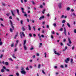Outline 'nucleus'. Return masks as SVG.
Masks as SVG:
<instances>
[{
  "mask_svg": "<svg viewBox=\"0 0 76 76\" xmlns=\"http://www.w3.org/2000/svg\"><path fill=\"white\" fill-rule=\"evenodd\" d=\"M21 73L22 74H23V75H26V71L25 70H22L21 71Z\"/></svg>",
  "mask_w": 76,
  "mask_h": 76,
  "instance_id": "nucleus-1",
  "label": "nucleus"
},
{
  "mask_svg": "<svg viewBox=\"0 0 76 76\" xmlns=\"http://www.w3.org/2000/svg\"><path fill=\"white\" fill-rule=\"evenodd\" d=\"M61 4H62V3L61 2H60L58 4V6L59 9L61 8Z\"/></svg>",
  "mask_w": 76,
  "mask_h": 76,
  "instance_id": "nucleus-2",
  "label": "nucleus"
},
{
  "mask_svg": "<svg viewBox=\"0 0 76 76\" xmlns=\"http://www.w3.org/2000/svg\"><path fill=\"white\" fill-rule=\"evenodd\" d=\"M68 40L69 41V44H72V41H71V40H70V39L69 37L68 38Z\"/></svg>",
  "mask_w": 76,
  "mask_h": 76,
  "instance_id": "nucleus-3",
  "label": "nucleus"
},
{
  "mask_svg": "<svg viewBox=\"0 0 76 76\" xmlns=\"http://www.w3.org/2000/svg\"><path fill=\"white\" fill-rule=\"evenodd\" d=\"M69 60H70V59H69V58H67L66 60H65V62L66 63H68V61H69Z\"/></svg>",
  "mask_w": 76,
  "mask_h": 76,
  "instance_id": "nucleus-4",
  "label": "nucleus"
},
{
  "mask_svg": "<svg viewBox=\"0 0 76 76\" xmlns=\"http://www.w3.org/2000/svg\"><path fill=\"white\" fill-rule=\"evenodd\" d=\"M54 53L55 54H56V55H58V56H60V53H57V52L56 51H54Z\"/></svg>",
  "mask_w": 76,
  "mask_h": 76,
  "instance_id": "nucleus-5",
  "label": "nucleus"
},
{
  "mask_svg": "<svg viewBox=\"0 0 76 76\" xmlns=\"http://www.w3.org/2000/svg\"><path fill=\"white\" fill-rule=\"evenodd\" d=\"M21 9L22 10V13H23L26 14V12H24V8H21Z\"/></svg>",
  "mask_w": 76,
  "mask_h": 76,
  "instance_id": "nucleus-6",
  "label": "nucleus"
},
{
  "mask_svg": "<svg viewBox=\"0 0 76 76\" xmlns=\"http://www.w3.org/2000/svg\"><path fill=\"white\" fill-rule=\"evenodd\" d=\"M64 34L65 35H66V36L67 35V34H66V28L64 27Z\"/></svg>",
  "mask_w": 76,
  "mask_h": 76,
  "instance_id": "nucleus-7",
  "label": "nucleus"
},
{
  "mask_svg": "<svg viewBox=\"0 0 76 76\" xmlns=\"http://www.w3.org/2000/svg\"><path fill=\"white\" fill-rule=\"evenodd\" d=\"M44 18V15H42V17H41L39 18V20H41L42 19Z\"/></svg>",
  "mask_w": 76,
  "mask_h": 76,
  "instance_id": "nucleus-8",
  "label": "nucleus"
},
{
  "mask_svg": "<svg viewBox=\"0 0 76 76\" xmlns=\"http://www.w3.org/2000/svg\"><path fill=\"white\" fill-rule=\"evenodd\" d=\"M23 47L25 50H27V48L26 47V45L24 46Z\"/></svg>",
  "mask_w": 76,
  "mask_h": 76,
  "instance_id": "nucleus-9",
  "label": "nucleus"
},
{
  "mask_svg": "<svg viewBox=\"0 0 76 76\" xmlns=\"http://www.w3.org/2000/svg\"><path fill=\"white\" fill-rule=\"evenodd\" d=\"M73 59H71V61H70L71 64H73Z\"/></svg>",
  "mask_w": 76,
  "mask_h": 76,
  "instance_id": "nucleus-10",
  "label": "nucleus"
},
{
  "mask_svg": "<svg viewBox=\"0 0 76 76\" xmlns=\"http://www.w3.org/2000/svg\"><path fill=\"white\" fill-rule=\"evenodd\" d=\"M17 12V13L18 14V15H19V11L18 9H16Z\"/></svg>",
  "mask_w": 76,
  "mask_h": 76,
  "instance_id": "nucleus-11",
  "label": "nucleus"
},
{
  "mask_svg": "<svg viewBox=\"0 0 76 76\" xmlns=\"http://www.w3.org/2000/svg\"><path fill=\"white\" fill-rule=\"evenodd\" d=\"M21 34H22V35L23 37H25V34H24V33L23 32V31H22L21 32Z\"/></svg>",
  "mask_w": 76,
  "mask_h": 76,
  "instance_id": "nucleus-12",
  "label": "nucleus"
},
{
  "mask_svg": "<svg viewBox=\"0 0 76 76\" xmlns=\"http://www.w3.org/2000/svg\"><path fill=\"white\" fill-rule=\"evenodd\" d=\"M14 45H15V43H13L12 44H11V47H14Z\"/></svg>",
  "mask_w": 76,
  "mask_h": 76,
  "instance_id": "nucleus-13",
  "label": "nucleus"
},
{
  "mask_svg": "<svg viewBox=\"0 0 76 76\" xmlns=\"http://www.w3.org/2000/svg\"><path fill=\"white\" fill-rule=\"evenodd\" d=\"M28 28H29V30L30 31H31V26H30V25H28Z\"/></svg>",
  "mask_w": 76,
  "mask_h": 76,
  "instance_id": "nucleus-14",
  "label": "nucleus"
},
{
  "mask_svg": "<svg viewBox=\"0 0 76 76\" xmlns=\"http://www.w3.org/2000/svg\"><path fill=\"white\" fill-rule=\"evenodd\" d=\"M6 72H10V69H6Z\"/></svg>",
  "mask_w": 76,
  "mask_h": 76,
  "instance_id": "nucleus-15",
  "label": "nucleus"
},
{
  "mask_svg": "<svg viewBox=\"0 0 76 76\" xmlns=\"http://www.w3.org/2000/svg\"><path fill=\"white\" fill-rule=\"evenodd\" d=\"M26 42V40H25L24 41V44H23L24 45H25Z\"/></svg>",
  "mask_w": 76,
  "mask_h": 76,
  "instance_id": "nucleus-16",
  "label": "nucleus"
},
{
  "mask_svg": "<svg viewBox=\"0 0 76 76\" xmlns=\"http://www.w3.org/2000/svg\"><path fill=\"white\" fill-rule=\"evenodd\" d=\"M4 69H1V72L2 73H3V72H4Z\"/></svg>",
  "mask_w": 76,
  "mask_h": 76,
  "instance_id": "nucleus-17",
  "label": "nucleus"
},
{
  "mask_svg": "<svg viewBox=\"0 0 76 76\" xmlns=\"http://www.w3.org/2000/svg\"><path fill=\"white\" fill-rule=\"evenodd\" d=\"M12 56L14 58H16V57L15 56V54H13V55H12Z\"/></svg>",
  "mask_w": 76,
  "mask_h": 76,
  "instance_id": "nucleus-18",
  "label": "nucleus"
},
{
  "mask_svg": "<svg viewBox=\"0 0 76 76\" xmlns=\"http://www.w3.org/2000/svg\"><path fill=\"white\" fill-rule=\"evenodd\" d=\"M11 12L12 14L13 15V16H15V14H14V13H13V11H11Z\"/></svg>",
  "mask_w": 76,
  "mask_h": 76,
  "instance_id": "nucleus-19",
  "label": "nucleus"
},
{
  "mask_svg": "<svg viewBox=\"0 0 76 76\" xmlns=\"http://www.w3.org/2000/svg\"><path fill=\"white\" fill-rule=\"evenodd\" d=\"M45 11V9H44L43 10V11H42V13L43 14H44Z\"/></svg>",
  "mask_w": 76,
  "mask_h": 76,
  "instance_id": "nucleus-20",
  "label": "nucleus"
},
{
  "mask_svg": "<svg viewBox=\"0 0 76 76\" xmlns=\"http://www.w3.org/2000/svg\"><path fill=\"white\" fill-rule=\"evenodd\" d=\"M66 22V20H63L62 21V23H64Z\"/></svg>",
  "mask_w": 76,
  "mask_h": 76,
  "instance_id": "nucleus-21",
  "label": "nucleus"
},
{
  "mask_svg": "<svg viewBox=\"0 0 76 76\" xmlns=\"http://www.w3.org/2000/svg\"><path fill=\"white\" fill-rule=\"evenodd\" d=\"M70 7H68L67 9H66V10H67L68 11H69V10H70Z\"/></svg>",
  "mask_w": 76,
  "mask_h": 76,
  "instance_id": "nucleus-22",
  "label": "nucleus"
},
{
  "mask_svg": "<svg viewBox=\"0 0 76 76\" xmlns=\"http://www.w3.org/2000/svg\"><path fill=\"white\" fill-rule=\"evenodd\" d=\"M5 65H8L9 64V63L7 62H6L5 63Z\"/></svg>",
  "mask_w": 76,
  "mask_h": 76,
  "instance_id": "nucleus-23",
  "label": "nucleus"
},
{
  "mask_svg": "<svg viewBox=\"0 0 76 76\" xmlns=\"http://www.w3.org/2000/svg\"><path fill=\"white\" fill-rule=\"evenodd\" d=\"M44 54H45V58H46V57H47V53H44Z\"/></svg>",
  "mask_w": 76,
  "mask_h": 76,
  "instance_id": "nucleus-24",
  "label": "nucleus"
},
{
  "mask_svg": "<svg viewBox=\"0 0 76 76\" xmlns=\"http://www.w3.org/2000/svg\"><path fill=\"white\" fill-rule=\"evenodd\" d=\"M67 25L68 26V27H70V24L69 23H67Z\"/></svg>",
  "mask_w": 76,
  "mask_h": 76,
  "instance_id": "nucleus-25",
  "label": "nucleus"
},
{
  "mask_svg": "<svg viewBox=\"0 0 76 76\" xmlns=\"http://www.w3.org/2000/svg\"><path fill=\"white\" fill-rule=\"evenodd\" d=\"M11 26L12 28V29H13V30H14V29H15V27H14V26H13V25H11Z\"/></svg>",
  "mask_w": 76,
  "mask_h": 76,
  "instance_id": "nucleus-26",
  "label": "nucleus"
},
{
  "mask_svg": "<svg viewBox=\"0 0 76 76\" xmlns=\"http://www.w3.org/2000/svg\"><path fill=\"white\" fill-rule=\"evenodd\" d=\"M20 35L21 38H23V37H22V33H21V32H20Z\"/></svg>",
  "mask_w": 76,
  "mask_h": 76,
  "instance_id": "nucleus-27",
  "label": "nucleus"
},
{
  "mask_svg": "<svg viewBox=\"0 0 76 76\" xmlns=\"http://www.w3.org/2000/svg\"><path fill=\"white\" fill-rule=\"evenodd\" d=\"M10 32H13V29L11 28H10Z\"/></svg>",
  "mask_w": 76,
  "mask_h": 76,
  "instance_id": "nucleus-28",
  "label": "nucleus"
},
{
  "mask_svg": "<svg viewBox=\"0 0 76 76\" xmlns=\"http://www.w3.org/2000/svg\"><path fill=\"white\" fill-rule=\"evenodd\" d=\"M53 25L55 26V27H56V26H57V24H56V23H54L53 24Z\"/></svg>",
  "mask_w": 76,
  "mask_h": 76,
  "instance_id": "nucleus-29",
  "label": "nucleus"
},
{
  "mask_svg": "<svg viewBox=\"0 0 76 76\" xmlns=\"http://www.w3.org/2000/svg\"><path fill=\"white\" fill-rule=\"evenodd\" d=\"M29 36L30 37H32V34H29Z\"/></svg>",
  "mask_w": 76,
  "mask_h": 76,
  "instance_id": "nucleus-30",
  "label": "nucleus"
},
{
  "mask_svg": "<svg viewBox=\"0 0 76 76\" xmlns=\"http://www.w3.org/2000/svg\"><path fill=\"white\" fill-rule=\"evenodd\" d=\"M10 23L11 25H12L13 23H12V21H11V20H10Z\"/></svg>",
  "mask_w": 76,
  "mask_h": 76,
  "instance_id": "nucleus-31",
  "label": "nucleus"
},
{
  "mask_svg": "<svg viewBox=\"0 0 76 76\" xmlns=\"http://www.w3.org/2000/svg\"><path fill=\"white\" fill-rule=\"evenodd\" d=\"M20 23H21V25H22L23 24V21L22 20H21L20 21Z\"/></svg>",
  "mask_w": 76,
  "mask_h": 76,
  "instance_id": "nucleus-32",
  "label": "nucleus"
},
{
  "mask_svg": "<svg viewBox=\"0 0 76 76\" xmlns=\"http://www.w3.org/2000/svg\"><path fill=\"white\" fill-rule=\"evenodd\" d=\"M42 73H43V74H44L45 75V72H44V70H42Z\"/></svg>",
  "mask_w": 76,
  "mask_h": 76,
  "instance_id": "nucleus-33",
  "label": "nucleus"
},
{
  "mask_svg": "<svg viewBox=\"0 0 76 76\" xmlns=\"http://www.w3.org/2000/svg\"><path fill=\"white\" fill-rule=\"evenodd\" d=\"M51 38H52V39H54V37H53V36L51 35Z\"/></svg>",
  "mask_w": 76,
  "mask_h": 76,
  "instance_id": "nucleus-34",
  "label": "nucleus"
},
{
  "mask_svg": "<svg viewBox=\"0 0 76 76\" xmlns=\"http://www.w3.org/2000/svg\"><path fill=\"white\" fill-rule=\"evenodd\" d=\"M3 54H1L0 57V58H1L3 57Z\"/></svg>",
  "mask_w": 76,
  "mask_h": 76,
  "instance_id": "nucleus-35",
  "label": "nucleus"
},
{
  "mask_svg": "<svg viewBox=\"0 0 76 76\" xmlns=\"http://www.w3.org/2000/svg\"><path fill=\"white\" fill-rule=\"evenodd\" d=\"M18 36V35H15V37H14V38L15 39H16V37Z\"/></svg>",
  "mask_w": 76,
  "mask_h": 76,
  "instance_id": "nucleus-36",
  "label": "nucleus"
},
{
  "mask_svg": "<svg viewBox=\"0 0 76 76\" xmlns=\"http://www.w3.org/2000/svg\"><path fill=\"white\" fill-rule=\"evenodd\" d=\"M41 67V65L39 64L38 66V68L39 69L40 68V67Z\"/></svg>",
  "mask_w": 76,
  "mask_h": 76,
  "instance_id": "nucleus-37",
  "label": "nucleus"
},
{
  "mask_svg": "<svg viewBox=\"0 0 76 76\" xmlns=\"http://www.w3.org/2000/svg\"><path fill=\"white\" fill-rule=\"evenodd\" d=\"M3 69H4V70H6V67L4 66H3Z\"/></svg>",
  "mask_w": 76,
  "mask_h": 76,
  "instance_id": "nucleus-38",
  "label": "nucleus"
},
{
  "mask_svg": "<svg viewBox=\"0 0 76 76\" xmlns=\"http://www.w3.org/2000/svg\"><path fill=\"white\" fill-rule=\"evenodd\" d=\"M16 75L17 76H19V74L18 73H17Z\"/></svg>",
  "mask_w": 76,
  "mask_h": 76,
  "instance_id": "nucleus-39",
  "label": "nucleus"
},
{
  "mask_svg": "<svg viewBox=\"0 0 76 76\" xmlns=\"http://www.w3.org/2000/svg\"><path fill=\"white\" fill-rule=\"evenodd\" d=\"M59 31H63V28H61L59 30Z\"/></svg>",
  "mask_w": 76,
  "mask_h": 76,
  "instance_id": "nucleus-40",
  "label": "nucleus"
},
{
  "mask_svg": "<svg viewBox=\"0 0 76 76\" xmlns=\"http://www.w3.org/2000/svg\"><path fill=\"white\" fill-rule=\"evenodd\" d=\"M61 68H63V67H64V66L63 65H61Z\"/></svg>",
  "mask_w": 76,
  "mask_h": 76,
  "instance_id": "nucleus-41",
  "label": "nucleus"
},
{
  "mask_svg": "<svg viewBox=\"0 0 76 76\" xmlns=\"http://www.w3.org/2000/svg\"><path fill=\"white\" fill-rule=\"evenodd\" d=\"M3 44V42H0V45H1Z\"/></svg>",
  "mask_w": 76,
  "mask_h": 76,
  "instance_id": "nucleus-42",
  "label": "nucleus"
},
{
  "mask_svg": "<svg viewBox=\"0 0 76 76\" xmlns=\"http://www.w3.org/2000/svg\"><path fill=\"white\" fill-rule=\"evenodd\" d=\"M22 29H23V31H25V29L23 27Z\"/></svg>",
  "mask_w": 76,
  "mask_h": 76,
  "instance_id": "nucleus-43",
  "label": "nucleus"
},
{
  "mask_svg": "<svg viewBox=\"0 0 76 76\" xmlns=\"http://www.w3.org/2000/svg\"><path fill=\"white\" fill-rule=\"evenodd\" d=\"M26 70H29V68H28V67H27L26 68Z\"/></svg>",
  "mask_w": 76,
  "mask_h": 76,
  "instance_id": "nucleus-44",
  "label": "nucleus"
},
{
  "mask_svg": "<svg viewBox=\"0 0 76 76\" xmlns=\"http://www.w3.org/2000/svg\"><path fill=\"white\" fill-rule=\"evenodd\" d=\"M42 5H41L40 6V8H42Z\"/></svg>",
  "mask_w": 76,
  "mask_h": 76,
  "instance_id": "nucleus-45",
  "label": "nucleus"
},
{
  "mask_svg": "<svg viewBox=\"0 0 76 76\" xmlns=\"http://www.w3.org/2000/svg\"><path fill=\"white\" fill-rule=\"evenodd\" d=\"M9 18L10 19H12V16H10L9 17Z\"/></svg>",
  "mask_w": 76,
  "mask_h": 76,
  "instance_id": "nucleus-46",
  "label": "nucleus"
},
{
  "mask_svg": "<svg viewBox=\"0 0 76 76\" xmlns=\"http://www.w3.org/2000/svg\"><path fill=\"white\" fill-rule=\"evenodd\" d=\"M64 17V15H62V16L61 17V18H63Z\"/></svg>",
  "mask_w": 76,
  "mask_h": 76,
  "instance_id": "nucleus-47",
  "label": "nucleus"
},
{
  "mask_svg": "<svg viewBox=\"0 0 76 76\" xmlns=\"http://www.w3.org/2000/svg\"><path fill=\"white\" fill-rule=\"evenodd\" d=\"M1 26H2V27H4V26L3 25V24H1Z\"/></svg>",
  "mask_w": 76,
  "mask_h": 76,
  "instance_id": "nucleus-48",
  "label": "nucleus"
},
{
  "mask_svg": "<svg viewBox=\"0 0 76 76\" xmlns=\"http://www.w3.org/2000/svg\"><path fill=\"white\" fill-rule=\"evenodd\" d=\"M0 20H1V21H3L4 20L2 18H0Z\"/></svg>",
  "mask_w": 76,
  "mask_h": 76,
  "instance_id": "nucleus-49",
  "label": "nucleus"
},
{
  "mask_svg": "<svg viewBox=\"0 0 76 76\" xmlns=\"http://www.w3.org/2000/svg\"><path fill=\"white\" fill-rule=\"evenodd\" d=\"M30 50H34V48L32 47V48H31L30 49Z\"/></svg>",
  "mask_w": 76,
  "mask_h": 76,
  "instance_id": "nucleus-50",
  "label": "nucleus"
},
{
  "mask_svg": "<svg viewBox=\"0 0 76 76\" xmlns=\"http://www.w3.org/2000/svg\"><path fill=\"white\" fill-rule=\"evenodd\" d=\"M21 70H24V68L23 67H22L21 69Z\"/></svg>",
  "mask_w": 76,
  "mask_h": 76,
  "instance_id": "nucleus-51",
  "label": "nucleus"
},
{
  "mask_svg": "<svg viewBox=\"0 0 76 76\" xmlns=\"http://www.w3.org/2000/svg\"><path fill=\"white\" fill-rule=\"evenodd\" d=\"M38 30L39 31H41V28H38Z\"/></svg>",
  "mask_w": 76,
  "mask_h": 76,
  "instance_id": "nucleus-52",
  "label": "nucleus"
},
{
  "mask_svg": "<svg viewBox=\"0 0 76 76\" xmlns=\"http://www.w3.org/2000/svg\"><path fill=\"white\" fill-rule=\"evenodd\" d=\"M66 50L67 49V46H66L65 48L64 49Z\"/></svg>",
  "mask_w": 76,
  "mask_h": 76,
  "instance_id": "nucleus-53",
  "label": "nucleus"
},
{
  "mask_svg": "<svg viewBox=\"0 0 76 76\" xmlns=\"http://www.w3.org/2000/svg\"><path fill=\"white\" fill-rule=\"evenodd\" d=\"M74 33H75V34H76V29H75L74 31Z\"/></svg>",
  "mask_w": 76,
  "mask_h": 76,
  "instance_id": "nucleus-54",
  "label": "nucleus"
},
{
  "mask_svg": "<svg viewBox=\"0 0 76 76\" xmlns=\"http://www.w3.org/2000/svg\"><path fill=\"white\" fill-rule=\"evenodd\" d=\"M67 44L68 45V46H69V47L70 46H71V45H69V44L68 43H67Z\"/></svg>",
  "mask_w": 76,
  "mask_h": 76,
  "instance_id": "nucleus-55",
  "label": "nucleus"
},
{
  "mask_svg": "<svg viewBox=\"0 0 76 76\" xmlns=\"http://www.w3.org/2000/svg\"><path fill=\"white\" fill-rule=\"evenodd\" d=\"M71 11L73 12L74 11V10L73 9H71Z\"/></svg>",
  "mask_w": 76,
  "mask_h": 76,
  "instance_id": "nucleus-56",
  "label": "nucleus"
},
{
  "mask_svg": "<svg viewBox=\"0 0 76 76\" xmlns=\"http://www.w3.org/2000/svg\"><path fill=\"white\" fill-rule=\"evenodd\" d=\"M60 45H61V46H63V43H61H61Z\"/></svg>",
  "mask_w": 76,
  "mask_h": 76,
  "instance_id": "nucleus-57",
  "label": "nucleus"
},
{
  "mask_svg": "<svg viewBox=\"0 0 76 76\" xmlns=\"http://www.w3.org/2000/svg\"><path fill=\"white\" fill-rule=\"evenodd\" d=\"M19 40H16V42L17 44H18V42H19Z\"/></svg>",
  "mask_w": 76,
  "mask_h": 76,
  "instance_id": "nucleus-58",
  "label": "nucleus"
},
{
  "mask_svg": "<svg viewBox=\"0 0 76 76\" xmlns=\"http://www.w3.org/2000/svg\"><path fill=\"white\" fill-rule=\"evenodd\" d=\"M41 37L42 38H44V35L42 34L41 35Z\"/></svg>",
  "mask_w": 76,
  "mask_h": 76,
  "instance_id": "nucleus-59",
  "label": "nucleus"
},
{
  "mask_svg": "<svg viewBox=\"0 0 76 76\" xmlns=\"http://www.w3.org/2000/svg\"><path fill=\"white\" fill-rule=\"evenodd\" d=\"M32 3L33 4H35V3L34 2V1H32Z\"/></svg>",
  "mask_w": 76,
  "mask_h": 76,
  "instance_id": "nucleus-60",
  "label": "nucleus"
},
{
  "mask_svg": "<svg viewBox=\"0 0 76 76\" xmlns=\"http://www.w3.org/2000/svg\"><path fill=\"white\" fill-rule=\"evenodd\" d=\"M37 56H39V53H37Z\"/></svg>",
  "mask_w": 76,
  "mask_h": 76,
  "instance_id": "nucleus-61",
  "label": "nucleus"
},
{
  "mask_svg": "<svg viewBox=\"0 0 76 76\" xmlns=\"http://www.w3.org/2000/svg\"><path fill=\"white\" fill-rule=\"evenodd\" d=\"M33 29L34 31H35V26L33 27Z\"/></svg>",
  "mask_w": 76,
  "mask_h": 76,
  "instance_id": "nucleus-62",
  "label": "nucleus"
},
{
  "mask_svg": "<svg viewBox=\"0 0 76 76\" xmlns=\"http://www.w3.org/2000/svg\"><path fill=\"white\" fill-rule=\"evenodd\" d=\"M33 36L34 37H36V34H33Z\"/></svg>",
  "mask_w": 76,
  "mask_h": 76,
  "instance_id": "nucleus-63",
  "label": "nucleus"
},
{
  "mask_svg": "<svg viewBox=\"0 0 76 76\" xmlns=\"http://www.w3.org/2000/svg\"><path fill=\"white\" fill-rule=\"evenodd\" d=\"M75 49V47L73 46L72 47V50H74Z\"/></svg>",
  "mask_w": 76,
  "mask_h": 76,
  "instance_id": "nucleus-64",
  "label": "nucleus"
}]
</instances>
